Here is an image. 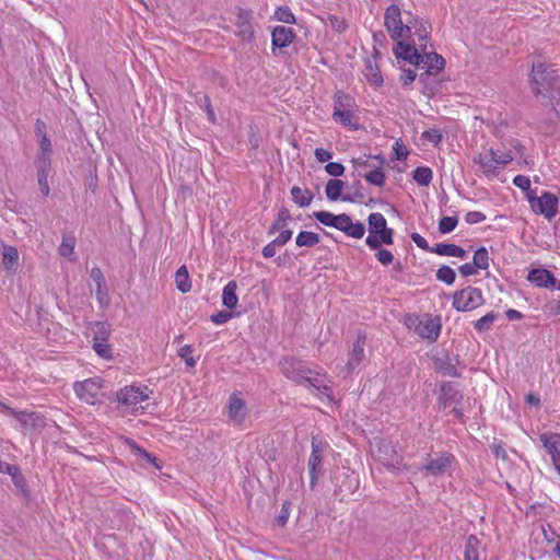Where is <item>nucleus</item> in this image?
Segmentation results:
<instances>
[{
    "mask_svg": "<svg viewBox=\"0 0 560 560\" xmlns=\"http://www.w3.org/2000/svg\"><path fill=\"white\" fill-rule=\"evenodd\" d=\"M280 368L287 378L299 384L307 382L315 389V395L319 398H331V388L324 384L323 378L308 369L304 361L293 357L283 358L280 361Z\"/></svg>",
    "mask_w": 560,
    "mask_h": 560,
    "instance_id": "nucleus-1",
    "label": "nucleus"
},
{
    "mask_svg": "<svg viewBox=\"0 0 560 560\" xmlns=\"http://www.w3.org/2000/svg\"><path fill=\"white\" fill-rule=\"evenodd\" d=\"M530 82L534 94L544 98L555 97V93L560 90V78L557 70L540 59L533 62Z\"/></svg>",
    "mask_w": 560,
    "mask_h": 560,
    "instance_id": "nucleus-2",
    "label": "nucleus"
},
{
    "mask_svg": "<svg viewBox=\"0 0 560 560\" xmlns=\"http://www.w3.org/2000/svg\"><path fill=\"white\" fill-rule=\"evenodd\" d=\"M355 107V102L350 95L338 91L334 96V120L345 127L358 129Z\"/></svg>",
    "mask_w": 560,
    "mask_h": 560,
    "instance_id": "nucleus-3",
    "label": "nucleus"
},
{
    "mask_svg": "<svg viewBox=\"0 0 560 560\" xmlns=\"http://www.w3.org/2000/svg\"><path fill=\"white\" fill-rule=\"evenodd\" d=\"M384 24L394 40L408 38L411 35V27L402 22L401 10L396 4H390L386 9Z\"/></svg>",
    "mask_w": 560,
    "mask_h": 560,
    "instance_id": "nucleus-4",
    "label": "nucleus"
},
{
    "mask_svg": "<svg viewBox=\"0 0 560 560\" xmlns=\"http://www.w3.org/2000/svg\"><path fill=\"white\" fill-rule=\"evenodd\" d=\"M527 199L535 213L544 215L549 221L557 215L559 201L556 195L545 191L540 197H536L530 191Z\"/></svg>",
    "mask_w": 560,
    "mask_h": 560,
    "instance_id": "nucleus-5",
    "label": "nucleus"
},
{
    "mask_svg": "<svg viewBox=\"0 0 560 560\" xmlns=\"http://www.w3.org/2000/svg\"><path fill=\"white\" fill-rule=\"evenodd\" d=\"M482 292L478 288L467 287L456 291L453 296V306L459 312H468L482 305Z\"/></svg>",
    "mask_w": 560,
    "mask_h": 560,
    "instance_id": "nucleus-6",
    "label": "nucleus"
},
{
    "mask_svg": "<svg viewBox=\"0 0 560 560\" xmlns=\"http://www.w3.org/2000/svg\"><path fill=\"white\" fill-rule=\"evenodd\" d=\"M102 388L103 380L101 377L88 378L73 384L78 398L90 405H94L100 399Z\"/></svg>",
    "mask_w": 560,
    "mask_h": 560,
    "instance_id": "nucleus-7",
    "label": "nucleus"
},
{
    "mask_svg": "<svg viewBox=\"0 0 560 560\" xmlns=\"http://www.w3.org/2000/svg\"><path fill=\"white\" fill-rule=\"evenodd\" d=\"M148 387L126 386L117 393V400L132 411L138 410V406L149 399Z\"/></svg>",
    "mask_w": 560,
    "mask_h": 560,
    "instance_id": "nucleus-8",
    "label": "nucleus"
},
{
    "mask_svg": "<svg viewBox=\"0 0 560 560\" xmlns=\"http://www.w3.org/2000/svg\"><path fill=\"white\" fill-rule=\"evenodd\" d=\"M454 460V456L448 453H435L433 455H429L427 463L422 467V471L425 475L440 476L445 474L452 463Z\"/></svg>",
    "mask_w": 560,
    "mask_h": 560,
    "instance_id": "nucleus-9",
    "label": "nucleus"
},
{
    "mask_svg": "<svg viewBox=\"0 0 560 560\" xmlns=\"http://www.w3.org/2000/svg\"><path fill=\"white\" fill-rule=\"evenodd\" d=\"M323 444L316 438L312 439V453L308 458V475L311 480V487L315 486V481L324 471L323 463Z\"/></svg>",
    "mask_w": 560,
    "mask_h": 560,
    "instance_id": "nucleus-10",
    "label": "nucleus"
},
{
    "mask_svg": "<svg viewBox=\"0 0 560 560\" xmlns=\"http://www.w3.org/2000/svg\"><path fill=\"white\" fill-rule=\"evenodd\" d=\"M252 20L253 15L250 11L243 9L238 10L235 21V26L237 28L236 35L243 42H252L255 37Z\"/></svg>",
    "mask_w": 560,
    "mask_h": 560,
    "instance_id": "nucleus-11",
    "label": "nucleus"
},
{
    "mask_svg": "<svg viewBox=\"0 0 560 560\" xmlns=\"http://www.w3.org/2000/svg\"><path fill=\"white\" fill-rule=\"evenodd\" d=\"M375 444L377 457L384 466L394 467L400 463L401 457L390 442L375 439Z\"/></svg>",
    "mask_w": 560,
    "mask_h": 560,
    "instance_id": "nucleus-12",
    "label": "nucleus"
},
{
    "mask_svg": "<svg viewBox=\"0 0 560 560\" xmlns=\"http://www.w3.org/2000/svg\"><path fill=\"white\" fill-rule=\"evenodd\" d=\"M314 218L322 224L327 225V226H332L343 233H345V231H347V226L352 221L351 218L346 213L336 215L328 211L314 212Z\"/></svg>",
    "mask_w": 560,
    "mask_h": 560,
    "instance_id": "nucleus-13",
    "label": "nucleus"
},
{
    "mask_svg": "<svg viewBox=\"0 0 560 560\" xmlns=\"http://www.w3.org/2000/svg\"><path fill=\"white\" fill-rule=\"evenodd\" d=\"M540 441L548 454L551 456L556 470L560 474V434L544 433L540 435Z\"/></svg>",
    "mask_w": 560,
    "mask_h": 560,
    "instance_id": "nucleus-14",
    "label": "nucleus"
},
{
    "mask_svg": "<svg viewBox=\"0 0 560 560\" xmlns=\"http://www.w3.org/2000/svg\"><path fill=\"white\" fill-rule=\"evenodd\" d=\"M474 162L480 166L485 174H497L499 165H505L509 160H497V152L490 151L486 154H478L474 158Z\"/></svg>",
    "mask_w": 560,
    "mask_h": 560,
    "instance_id": "nucleus-15",
    "label": "nucleus"
},
{
    "mask_svg": "<svg viewBox=\"0 0 560 560\" xmlns=\"http://www.w3.org/2000/svg\"><path fill=\"white\" fill-rule=\"evenodd\" d=\"M527 279L539 288H557L560 290V281L547 269H533L529 271Z\"/></svg>",
    "mask_w": 560,
    "mask_h": 560,
    "instance_id": "nucleus-16",
    "label": "nucleus"
},
{
    "mask_svg": "<svg viewBox=\"0 0 560 560\" xmlns=\"http://www.w3.org/2000/svg\"><path fill=\"white\" fill-rule=\"evenodd\" d=\"M394 52L397 58H402L407 60L411 65L420 67L422 63V55L415 46L410 44H405L400 39L397 40V45L394 48Z\"/></svg>",
    "mask_w": 560,
    "mask_h": 560,
    "instance_id": "nucleus-17",
    "label": "nucleus"
},
{
    "mask_svg": "<svg viewBox=\"0 0 560 560\" xmlns=\"http://www.w3.org/2000/svg\"><path fill=\"white\" fill-rule=\"evenodd\" d=\"M444 65L445 60L442 56L436 52H427L423 50L422 63L420 67L425 69V71L420 74V79L422 80L424 75L439 73L444 68Z\"/></svg>",
    "mask_w": 560,
    "mask_h": 560,
    "instance_id": "nucleus-18",
    "label": "nucleus"
},
{
    "mask_svg": "<svg viewBox=\"0 0 560 560\" xmlns=\"http://www.w3.org/2000/svg\"><path fill=\"white\" fill-rule=\"evenodd\" d=\"M365 339L366 337L364 334H358L346 365L349 372L353 371L362 362L364 358Z\"/></svg>",
    "mask_w": 560,
    "mask_h": 560,
    "instance_id": "nucleus-19",
    "label": "nucleus"
},
{
    "mask_svg": "<svg viewBox=\"0 0 560 560\" xmlns=\"http://www.w3.org/2000/svg\"><path fill=\"white\" fill-rule=\"evenodd\" d=\"M441 330V325L438 319L425 318L424 320H420L416 327L415 331L421 337L427 338L429 340H435Z\"/></svg>",
    "mask_w": 560,
    "mask_h": 560,
    "instance_id": "nucleus-20",
    "label": "nucleus"
},
{
    "mask_svg": "<svg viewBox=\"0 0 560 560\" xmlns=\"http://www.w3.org/2000/svg\"><path fill=\"white\" fill-rule=\"evenodd\" d=\"M271 37L273 48H284L293 42L295 34L292 28L279 25L273 28Z\"/></svg>",
    "mask_w": 560,
    "mask_h": 560,
    "instance_id": "nucleus-21",
    "label": "nucleus"
},
{
    "mask_svg": "<svg viewBox=\"0 0 560 560\" xmlns=\"http://www.w3.org/2000/svg\"><path fill=\"white\" fill-rule=\"evenodd\" d=\"M229 417L235 424H241L246 417L245 401L236 395L230 397Z\"/></svg>",
    "mask_w": 560,
    "mask_h": 560,
    "instance_id": "nucleus-22",
    "label": "nucleus"
},
{
    "mask_svg": "<svg viewBox=\"0 0 560 560\" xmlns=\"http://www.w3.org/2000/svg\"><path fill=\"white\" fill-rule=\"evenodd\" d=\"M462 395L452 383H445L441 387L440 400L446 408L451 405H456L460 401Z\"/></svg>",
    "mask_w": 560,
    "mask_h": 560,
    "instance_id": "nucleus-23",
    "label": "nucleus"
},
{
    "mask_svg": "<svg viewBox=\"0 0 560 560\" xmlns=\"http://www.w3.org/2000/svg\"><path fill=\"white\" fill-rule=\"evenodd\" d=\"M2 264L7 271H15L19 265V253L15 247L4 245L2 249Z\"/></svg>",
    "mask_w": 560,
    "mask_h": 560,
    "instance_id": "nucleus-24",
    "label": "nucleus"
},
{
    "mask_svg": "<svg viewBox=\"0 0 560 560\" xmlns=\"http://www.w3.org/2000/svg\"><path fill=\"white\" fill-rule=\"evenodd\" d=\"M432 253H435L441 256H451V257H459L465 258L466 257V250L462 248L458 245L455 244H436L432 248Z\"/></svg>",
    "mask_w": 560,
    "mask_h": 560,
    "instance_id": "nucleus-25",
    "label": "nucleus"
},
{
    "mask_svg": "<svg viewBox=\"0 0 560 560\" xmlns=\"http://www.w3.org/2000/svg\"><path fill=\"white\" fill-rule=\"evenodd\" d=\"M237 283L234 280H231L223 288L222 292V303L228 308H235L238 302V298L236 294Z\"/></svg>",
    "mask_w": 560,
    "mask_h": 560,
    "instance_id": "nucleus-26",
    "label": "nucleus"
},
{
    "mask_svg": "<svg viewBox=\"0 0 560 560\" xmlns=\"http://www.w3.org/2000/svg\"><path fill=\"white\" fill-rule=\"evenodd\" d=\"M481 542L475 535H469L464 551V560H480Z\"/></svg>",
    "mask_w": 560,
    "mask_h": 560,
    "instance_id": "nucleus-27",
    "label": "nucleus"
},
{
    "mask_svg": "<svg viewBox=\"0 0 560 560\" xmlns=\"http://www.w3.org/2000/svg\"><path fill=\"white\" fill-rule=\"evenodd\" d=\"M77 240L73 235L67 234L62 236V242L58 248L61 256L69 258L71 261L75 260L74 248Z\"/></svg>",
    "mask_w": 560,
    "mask_h": 560,
    "instance_id": "nucleus-28",
    "label": "nucleus"
},
{
    "mask_svg": "<svg viewBox=\"0 0 560 560\" xmlns=\"http://www.w3.org/2000/svg\"><path fill=\"white\" fill-rule=\"evenodd\" d=\"M16 419L28 429H37L43 424V418L35 412L20 411Z\"/></svg>",
    "mask_w": 560,
    "mask_h": 560,
    "instance_id": "nucleus-29",
    "label": "nucleus"
},
{
    "mask_svg": "<svg viewBox=\"0 0 560 560\" xmlns=\"http://www.w3.org/2000/svg\"><path fill=\"white\" fill-rule=\"evenodd\" d=\"M345 187V183L340 179H329L326 184L325 192L326 197L330 201H336L341 198V192Z\"/></svg>",
    "mask_w": 560,
    "mask_h": 560,
    "instance_id": "nucleus-30",
    "label": "nucleus"
},
{
    "mask_svg": "<svg viewBox=\"0 0 560 560\" xmlns=\"http://www.w3.org/2000/svg\"><path fill=\"white\" fill-rule=\"evenodd\" d=\"M384 160H380L377 166L364 175V178L372 185L383 187L385 185V174L382 171Z\"/></svg>",
    "mask_w": 560,
    "mask_h": 560,
    "instance_id": "nucleus-31",
    "label": "nucleus"
},
{
    "mask_svg": "<svg viewBox=\"0 0 560 560\" xmlns=\"http://www.w3.org/2000/svg\"><path fill=\"white\" fill-rule=\"evenodd\" d=\"M368 222L369 232L371 234H380L385 228H387L386 219L380 212L371 213L368 218Z\"/></svg>",
    "mask_w": 560,
    "mask_h": 560,
    "instance_id": "nucleus-32",
    "label": "nucleus"
},
{
    "mask_svg": "<svg viewBox=\"0 0 560 560\" xmlns=\"http://www.w3.org/2000/svg\"><path fill=\"white\" fill-rule=\"evenodd\" d=\"M320 238L317 233L302 231L295 238V244L299 247H314L319 243Z\"/></svg>",
    "mask_w": 560,
    "mask_h": 560,
    "instance_id": "nucleus-33",
    "label": "nucleus"
},
{
    "mask_svg": "<svg viewBox=\"0 0 560 560\" xmlns=\"http://www.w3.org/2000/svg\"><path fill=\"white\" fill-rule=\"evenodd\" d=\"M175 282H176L177 289L180 292L186 293V292L190 291L191 282H190L189 273H188L186 266H182L177 269L176 275H175Z\"/></svg>",
    "mask_w": 560,
    "mask_h": 560,
    "instance_id": "nucleus-34",
    "label": "nucleus"
},
{
    "mask_svg": "<svg viewBox=\"0 0 560 560\" xmlns=\"http://www.w3.org/2000/svg\"><path fill=\"white\" fill-rule=\"evenodd\" d=\"M291 196L293 201L300 207L308 206L313 199V195L310 190L302 189L301 187L298 186L292 187Z\"/></svg>",
    "mask_w": 560,
    "mask_h": 560,
    "instance_id": "nucleus-35",
    "label": "nucleus"
},
{
    "mask_svg": "<svg viewBox=\"0 0 560 560\" xmlns=\"http://www.w3.org/2000/svg\"><path fill=\"white\" fill-rule=\"evenodd\" d=\"M290 220H291V214H290L289 210L285 208H282L279 211L277 219L272 223V225L269 230V233H275L280 230H289L288 224H289Z\"/></svg>",
    "mask_w": 560,
    "mask_h": 560,
    "instance_id": "nucleus-36",
    "label": "nucleus"
},
{
    "mask_svg": "<svg viewBox=\"0 0 560 560\" xmlns=\"http://www.w3.org/2000/svg\"><path fill=\"white\" fill-rule=\"evenodd\" d=\"M129 445L135 451V454L139 456V458L142 460V463L150 464L154 466L155 468H161L159 464L158 457L153 456L152 454L148 453L145 450L139 447L133 441L129 442Z\"/></svg>",
    "mask_w": 560,
    "mask_h": 560,
    "instance_id": "nucleus-37",
    "label": "nucleus"
},
{
    "mask_svg": "<svg viewBox=\"0 0 560 560\" xmlns=\"http://www.w3.org/2000/svg\"><path fill=\"white\" fill-rule=\"evenodd\" d=\"M380 160H383V159L380 158L378 155L360 156V158L353 160V164L358 172H360L361 168L374 170L375 166H377V163Z\"/></svg>",
    "mask_w": 560,
    "mask_h": 560,
    "instance_id": "nucleus-38",
    "label": "nucleus"
},
{
    "mask_svg": "<svg viewBox=\"0 0 560 560\" xmlns=\"http://www.w3.org/2000/svg\"><path fill=\"white\" fill-rule=\"evenodd\" d=\"M0 472L8 474L12 477L16 487H20V481L22 480L20 468L15 465H11L7 462L0 459Z\"/></svg>",
    "mask_w": 560,
    "mask_h": 560,
    "instance_id": "nucleus-39",
    "label": "nucleus"
},
{
    "mask_svg": "<svg viewBox=\"0 0 560 560\" xmlns=\"http://www.w3.org/2000/svg\"><path fill=\"white\" fill-rule=\"evenodd\" d=\"M412 177L420 186H428L432 180V171L429 167H417Z\"/></svg>",
    "mask_w": 560,
    "mask_h": 560,
    "instance_id": "nucleus-40",
    "label": "nucleus"
},
{
    "mask_svg": "<svg viewBox=\"0 0 560 560\" xmlns=\"http://www.w3.org/2000/svg\"><path fill=\"white\" fill-rule=\"evenodd\" d=\"M472 262L481 270L489 268V254L486 247H480L475 252Z\"/></svg>",
    "mask_w": 560,
    "mask_h": 560,
    "instance_id": "nucleus-41",
    "label": "nucleus"
},
{
    "mask_svg": "<svg viewBox=\"0 0 560 560\" xmlns=\"http://www.w3.org/2000/svg\"><path fill=\"white\" fill-rule=\"evenodd\" d=\"M497 318H498V314L494 312H490V313L486 314L485 316H482L481 318H479L475 323V328L479 332L487 331L491 328V326L493 325V323Z\"/></svg>",
    "mask_w": 560,
    "mask_h": 560,
    "instance_id": "nucleus-42",
    "label": "nucleus"
},
{
    "mask_svg": "<svg viewBox=\"0 0 560 560\" xmlns=\"http://www.w3.org/2000/svg\"><path fill=\"white\" fill-rule=\"evenodd\" d=\"M350 188L353 190V194L345 195L341 197V199L343 201H349V202H355V201L362 202L365 195L363 192V187L361 185V182L360 180L354 182Z\"/></svg>",
    "mask_w": 560,
    "mask_h": 560,
    "instance_id": "nucleus-43",
    "label": "nucleus"
},
{
    "mask_svg": "<svg viewBox=\"0 0 560 560\" xmlns=\"http://www.w3.org/2000/svg\"><path fill=\"white\" fill-rule=\"evenodd\" d=\"M94 340L107 341L109 336V326L103 322H96L93 324Z\"/></svg>",
    "mask_w": 560,
    "mask_h": 560,
    "instance_id": "nucleus-44",
    "label": "nucleus"
},
{
    "mask_svg": "<svg viewBox=\"0 0 560 560\" xmlns=\"http://www.w3.org/2000/svg\"><path fill=\"white\" fill-rule=\"evenodd\" d=\"M436 278L446 284H453L456 278V273L451 267L442 266L436 271Z\"/></svg>",
    "mask_w": 560,
    "mask_h": 560,
    "instance_id": "nucleus-45",
    "label": "nucleus"
},
{
    "mask_svg": "<svg viewBox=\"0 0 560 560\" xmlns=\"http://www.w3.org/2000/svg\"><path fill=\"white\" fill-rule=\"evenodd\" d=\"M275 18L287 24H294L295 16L289 7H279L275 12Z\"/></svg>",
    "mask_w": 560,
    "mask_h": 560,
    "instance_id": "nucleus-46",
    "label": "nucleus"
},
{
    "mask_svg": "<svg viewBox=\"0 0 560 560\" xmlns=\"http://www.w3.org/2000/svg\"><path fill=\"white\" fill-rule=\"evenodd\" d=\"M457 223H458L457 217H443L440 219V222H439V231L442 234L450 233L455 230Z\"/></svg>",
    "mask_w": 560,
    "mask_h": 560,
    "instance_id": "nucleus-47",
    "label": "nucleus"
},
{
    "mask_svg": "<svg viewBox=\"0 0 560 560\" xmlns=\"http://www.w3.org/2000/svg\"><path fill=\"white\" fill-rule=\"evenodd\" d=\"M37 177H48L50 172V158L37 156Z\"/></svg>",
    "mask_w": 560,
    "mask_h": 560,
    "instance_id": "nucleus-48",
    "label": "nucleus"
},
{
    "mask_svg": "<svg viewBox=\"0 0 560 560\" xmlns=\"http://www.w3.org/2000/svg\"><path fill=\"white\" fill-rule=\"evenodd\" d=\"M345 233L350 237L361 238L365 233V226L361 222L353 223L351 221V223L347 226V231H345Z\"/></svg>",
    "mask_w": 560,
    "mask_h": 560,
    "instance_id": "nucleus-49",
    "label": "nucleus"
},
{
    "mask_svg": "<svg viewBox=\"0 0 560 560\" xmlns=\"http://www.w3.org/2000/svg\"><path fill=\"white\" fill-rule=\"evenodd\" d=\"M291 508H292V503L290 501H287V500L283 501L280 513L276 518L278 525H280L281 527L285 526V524L290 517Z\"/></svg>",
    "mask_w": 560,
    "mask_h": 560,
    "instance_id": "nucleus-50",
    "label": "nucleus"
},
{
    "mask_svg": "<svg viewBox=\"0 0 560 560\" xmlns=\"http://www.w3.org/2000/svg\"><path fill=\"white\" fill-rule=\"evenodd\" d=\"M327 21L330 27L338 33L345 32L348 27L347 21L337 15H328Z\"/></svg>",
    "mask_w": 560,
    "mask_h": 560,
    "instance_id": "nucleus-51",
    "label": "nucleus"
},
{
    "mask_svg": "<svg viewBox=\"0 0 560 560\" xmlns=\"http://www.w3.org/2000/svg\"><path fill=\"white\" fill-rule=\"evenodd\" d=\"M93 349L101 358H110V348L107 341L94 340Z\"/></svg>",
    "mask_w": 560,
    "mask_h": 560,
    "instance_id": "nucleus-52",
    "label": "nucleus"
},
{
    "mask_svg": "<svg viewBox=\"0 0 560 560\" xmlns=\"http://www.w3.org/2000/svg\"><path fill=\"white\" fill-rule=\"evenodd\" d=\"M192 348L188 345L183 346L178 350V355L185 360L186 364L190 368H194L196 365V360L191 357Z\"/></svg>",
    "mask_w": 560,
    "mask_h": 560,
    "instance_id": "nucleus-53",
    "label": "nucleus"
},
{
    "mask_svg": "<svg viewBox=\"0 0 560 560\" xmlns=\"http://www.w3.org/2000/svg\"><path fill=\"white\" fill-rule=\"evenodd\" d=\"M40 153L37 156L50 158L51 155V142L46 133H43L39 140Z\"/></svg>",
    "mask_w": 560,
    "mask_h": 560,
    "instance_id": "nucleus-54",
    "label": "nucleus"
},
{
    "mask_svg": "<svg viewBox=\"0 0 560 560\" xmlns=\"http://www.w3.org/2000/svg\"><path fill=\"white\" fill-rule=\"evenodd\" d=\"M422 138L431 143L438 144L442 141V133L438 129H429L422 132Z\"/></svg>",
    "mask_w": 560,
    "mask_h": 560,
    "instance_id": "nucleus-55",
    "label": "nucleus"
},
{
    "mask_svg": "<svg viewBox=\"0 0 560 560\" xmlns=\"http://www.w3.org/2000/svg\"><path fill=\"white\" fill-rule=\"evenodd\" d=\"M325 171L335 177L341 176L345 173V166L341 163L329 162L325 166Z\"/></svg>",
    "mask_w": 560,
    "mask_h": 560,
    "instance_id": "nucleus-56",
    "label": "nucleus"
},
{
    "mask_svg": "<svg viewBox=\"0 0 560 560\" xmlns=\"http://www.w3.org/2000/svg\"><path fill=\"white\" fill-rule=\"evenodd\" d=\"M232 313L228 311H220L217 314L211 315L210 319L215 325H222L232 318Z\"/></svg>",
    "mask_w": 560,
    "mask_h": 560,
    "instance_id": "nucleus-57",
    "label": "nucleus"
},
{
    "mask_svg": "<svg viewBox=\"0 0 560 560\" xmlns=\"http://www.w3.org/2000/svg\"><path fill=\"white\" fill-rule=\"evenodd\" d=\"M376 258L381 264L389 265L394 260V255L387 249L380 248L377 249Z\"/></svg>",
    "mask_w": 560,
    "mask_h": 560,
    "instance_id": "nucleus-58",
    "label": "nucleus"
},
{
    "mask_svg": "<svg viewBox=\"0 0 560 560\" xmlns=\"http://www.w3.org/2000/svg\"><path fill=\"white\" fill-rule=\"evenodd\" d=\"M486 220V214L480 211H469L465 215V221L468 224H476Z\"/></svg>",
    "mask_w": 560,
    "mask_h": 560,
    "instance_id": "nucleus-59",
    "label": "nucleus"
},
{
    "mask_svg": "<svg viewBox=\"0 0 560 560\" xmlns=\"http://www.w3.org/2000/svg\"><path fill=\"white\" fill-rule=\"evenodd\" d=\"M513 184L515 186H517L518 188L528 191V194L532 191L530 190V179L527 176H524V175L515 176L513 179Z\"/></svg>",
    "mask_w": 560,
    "mask_h": 560,
    "instance_id": "nucleus-60",
    "label": "nucleus"
},
{
    "mask_svg": "<svg viewBox=\"0 0 560 560\" xmlns=\"http://www.w3.org/2000/svg\"><path fill=\"white\" fill-rule=\"evenodd\" d=\"M411 240L416 243V245L425 250V252H430L432 253V248L433 247H430L429 243L427 242V240L421 236L419 233H412L411 234Z\"/></svg>",
    "mask_w": 560,
    "mask_h": 560,
    "instance_id": "nucleus-61",
    "label": "nucleus"
},
{
    "mask_svg": "<svg viewBox=\"0 0 560 560\" xmlns=\"http://www.w3.org/2000/svg\"><path fill=\"white\" fill-rule=\"evenodd\" d=\"M90 277L93 280V282L96 284V287H104L105 278L100 268H97V267L92 268Z\"/></svg>",
    "mask_w": 560,
    "mask_h": 560,
    "instance_id": "nucleus-62",
    "label": "nucleus"
},
{
    "mask_svg": "<svg viewBox=\"0 0 560 560\" xmlns=\"http://www.w3.org/2000/svg\"><path fill=\"white\" fill-rule=\"evenodd\" d=\"M292 237V231L291 230H280L279 235L273 240V244H277L278 246H282L287 244Z\"/></svg>",
    "mask_w": 560,
    "mask_h": 560,
    "instance_id": "nucleus-63",
    "label": "nucleus"
},
{
    "mask_svg": "<svg viewBox=\"0 0 560 560\" xmlns=\"http://www.w3.org/2000/svg\"><path fill=\"white\" fill-rule=\"evenodd\" d=\"M366 66L370 69V74H369V78H368L369 82L374 84V85L382 84L383 83V78H382V75L378 72L374 71L372 62L370 60L368 61Z\"/></svg>",
    "mask_w": 560,
    "mask_h": 560,
    "instance_id": "nucleus-64",
    "label": "nucleus"
}]
</instances>
